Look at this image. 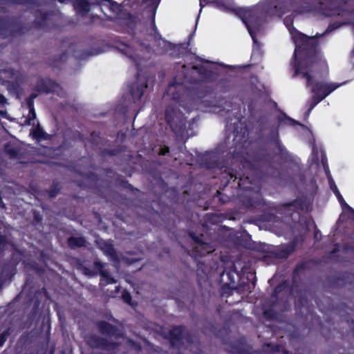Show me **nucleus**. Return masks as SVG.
Instances as JSON below:
<instances>
[{
  "label": "nucleus",
  "instance_id": "nucleus-1",
  "mask_svg": "<svg viewBox=\"0 0 354 354\" xmlns=\"http://www.w3.org/2000/svg\"><path fill=\"white\" fill-rule=\"evenodd\" d=\"M291 19L286 18L285 24L295 44V74L307 80V87L313 93L310 111L333 91L344 84L334 82H319L315 78L318 72H326L327 64L322 59L321 53L314 46V39L291 27Z\"/></svg>",
  "mask_w": 354,
  "mask_h": 354
},
{
  "label": "nucleus",
  "instance_id": "nucleus-2",
  "mask_svg": "<svg viewBox=\"0 0 354 354\" xmlns=\"http://www.w3.org/2000/svg\"><path fill=\"white\" fill-rule=\"evenodd\" d=\"M278 6L274 4L273 0H261L257 6L251 8H241L239 11V15L246 25L249 34L254 42L253 55L257 53V46L256 31L259 29L260 23L266 13L281 15L283 12L278 11Z\"/></svg>",
  "mask_w": 354,
  "mask_h": 354
},
{
  "label": "nucleus",
  "instance_id": "nucleus-3",
  "mask_svg": "<svg viewBox=\"0 0 354 354\" xmlns=\"http://www.w3.org/2000/svg\"><path fill=\"white\" fill-rule=\"evenodd\" d=\"M326 172L327 174L330 187L337 196L340 204L342 205L344 214H348L351 218L354 219V210L346 203L342 196H341L337 186L335 185V182L333 180L330 175L328 174V171L326 169Z\"/></svg>",
  "mask_w": 354,
  "mask_h": 354
},
{
  "label": "nucleus",
  "instance_id": "nucleus-4",
  "mask_svg": "<svg viewBox=\"0 0 354 354\" xmlns=\"http://www.w3.org/2000/svg\"><path fill=\"white\" fill-rule=\"evenodd\" d=\"M194 248L196 254L199 256H203L214 251L213 246L198 241H195Z\"/></svg>",
  "mask_w": 354,
  "mask_h": 354
},
{
  "label": "nucleus",
  "instance_id": "nucleus-5",
  "mask_svg": "<svg viewBox=\"0 0 354 354\" xmlns=\"http://www.w3.org/2000/svg\"><path fill=\"white\" fill-rule=\"evenodd\" d=\"M96 2L100 5L103 12L107 8L113 12L118 13L120 10V6L112 0H96Z\"/></svg>",
  "mask_w": 354,
  "mask_h": 354
},
{
  "label": "nucleus",
  "instance_id": "nucleus-6",
  "mask_svg": "<svg viewBox=\"0 0 354 354\" xmlns=\"http://www.w3.org/2000/svg\"><path fill=\"white\" fill-rule=\"evenodd\" d=\"M74 7L81 15H86L91 10V5L85 0H75Z\"/></svg>",
  "mask_w": 354,
  "mask_h": 354
},
{
  "label": "nucleus",
  "instance_id": "nucleus-7",
  "mask_svg": "<svg viewBox=\"0 0 354 354\" xmlns=\"http://www.w3.org/2000/svg\"><path fill=\"white\" fill-rule=\"evenodd\" d=\"M85 243V240L82 237H71L68 239V244L71 247L83 246Z\"/></svg>",
  "mask_w": 354,
  "mask_h": 354
},
{
  "label": "nucleus",
  "instance_id": "nucleus-8",
  "mask_svg": "<svg viewBox=\"0 0 354 354\" xmlns=\"http://www.w3.org/2000/svg\"><path fill=\"white\" fill-rule=\"evenodd\" d=\"M102 249L106 255L109 256L111 258H114L115 251L110 243L105 242L103 246H102Z\"/></svg>",
  "mask_w": 354,
  "mask_h": 354
},
{
  "label": "nucleus",
  "instance_id": "nucleus-9",
  "mask_svg": "<svg viewBox=\"0 0 354 354\" xmlns=\"http://www.w3.org/2000/svg\"><path fill=\"white\" fill-rule=\"evenodd\" d=\"M100 271L102 272L101 283H111L115 282L114 279L113 278H111V277H109L106 272H104L103 270H100Z\"/></svg>",
  "mask_w": 354,
  "mask_h": 354
},
{
  "label": "nucleus",
  "instance_id": "nucleus-10",
  "mask_svg": "<svg viewBox=\"0 0 354 354\" xmlns=\"http://www.w3.org/2000/svg\"><path fill=\"white\" fill-rule=\"evenodd\" d=\"M32 136L33 138L39 140L44 138V133L41 129L37 128L32 132Z\"/></svg>",
  "mask_w": 354,
  "mask_h": 354
},
{
  "label": "nucleus",
  "instance_id": "nucleus-11",
  "mask_svg": "<svg viewBox=\"0 0 354 354\" xmlns=\"http://www.w3.org/2000/svg\"><path fill=\"white\" fill-rule=\"evenodd\" d=\"M99 327L100 330L104 333H109L111 329V326L105 322L100 323Z\"/></svg>",
  "mask_w": 354,
  "mask_h": 354
},
{
  "label": "nucleus",
  "instance_id": "nucleus-12",
  "mask_svg": "<svg viewBox=\"0 0 354 354\" xmlns=\"http://www.w3.org/2000/svg\"><path fill=\"white\" fill-rule=\"evenodd\" d=\"M122 299H123V300H124L126 303H127V304H131V296H130V295H129V292H124L122 293Z\"/></svg>",
  "mask_w": 354,
  "mask_h": 354
},
{
  "label": "nucleus",
  "instance_id": "nucleus-13",
  "mask_svg": "<svg viewBox=\"0 0 354 354\" xmlns=\"http://www.w3.org/2000/svg\"><path fill=\"white\" fill-rule=\"evenodd\" d=\"M28 104L30 108V113L32 115V118H35L36 114L33 109L32 103L31 101H28Z\"/></svg>",
  "mask_w": 354,
  "mask_h": 354
},
{
  "label": "nucleus",
  "instance_id": "nucleus-14",
  "mask_svg": "<svg viewBox=\"0 0 354 354\" xmlns=\"http://www.w3.org/2000/svg\"><path fill=\"white\" fill-rule=\"evenodd\" d=\"M182 328H177L174 330V332L177 333L179 336L181 335L182 333ZM180 338V337H178V339Z\"/></svg>",
  "mask_w": 354,
  "mask_h": 354
},
{
  "label": "nucleus",
  "instance_id": "nucleus-15",
  "mask_svg": "<svg viewBox=\"0 0 354 354\" xmlns=\"http://www.w3.org/2000/svg\"><path fill=\"white\" fill-rule=\"evenodd\" d=\"M169 151V149L167 147L163 148L160 149V154L165 155Z\"/></svg>",
  "mask_w": 354,
  "mask_h": 354
},
{
  "label": "nucleus",
  "instance_id": "nucleus-16",
  "mask_svg": "<svg viewBox=\"0 0 354 354\" xmlns=\"http://www.w3.org/2000/svg\"><path fill=\"white\" fill-rule=\"evenodd\" d=\"M6 102V98L0 94V104H3Z\"/></svg>",
  "mask_w": 354,
  "mask_h": 354
},
{
  "label": "nucleus",
  "instance_id": "nucleus-17",
  "mask_svg": "<svg viewBox=\"0 0 354 354\" xmlns=\"http://www.w3.org/2000/svg\"><path fill=\"white\" fill-rule=\"evenodd\" d=\"M209 111H212V112H214V113H218V111H216V107L210 109Z\"/></svg>",
  "mask_w": 354,
  "mask_h": 354
},
{
  "label": "nucleus",
  "instance_id": "nucleus-18",
  "mask_svg": "<svg viewBox=\"0 0 354 354\" xmlns=\"http://www.w3.org/2000/svg\"><path fill=\"white\" fill-rule=\"evenodd\" d=\"M254 283H252L251 285H250V286L248 287L250 292H251V289L254 288Z\"/></svg>",
  "mask_w": 354,
  "mask_h": 354
},
{
  "label": "nucleus",
  "instance_id": "nucleus-19",
  "mask_svg": "<svg viewBox=\"0 0 354 354\" xmlns=\"http://www.w3.org/2000/svg\"><path fill=\"white\" fill-rule=\"evenodd\" d=\"M317 153V149L313 148V156L314 157V156H315V153Z\"/></svg>",
  "mask_w": 354,
  "mask_h": 354
},
{
  "label": "nucleus",
  "instance_id": "nucleus-20",
  "mask_svg": "<svg viewBox=\"0 0 354 354\" xmlns=\"http://www.w3.org/2000/svg\"><path fill=\"white\" fill-rule=\"evenodd\" d=\"M95 264L98 267L99 269H100L102 268V265L100 263L96 262Z\"/></svg>",
  "mask_w": 354,
  "mask_h": 354
},
{
  "label": "nucleus",
  "instance_id": "nucleus-21",
  "mask_svg": "<svg viewBox=\"0 0 354 354\" xmlns=\"http://www.w3.org/2000/svg\"><path fill=\"white\" fill-rule=\"evenodd\" d=\"M289 122L290 123H291L292 124H294L295 123V122L292 120H289Z\"/></svg>",
  "mask_w": 354,
  "mask_h": 354
},
{
  "label": "nucleus",
  "instance_id": "nucleus-22",
  "mask_svg": "<svg viewBox=\"0 0 354 354\" xmlns=\"http://www.w3.org/2000/svg\"><path fill=\"white\" fill-rule=\"evenodd\" d=\"M0 115L3 116L4 115V113L3 111H0Z\"/></svg>",
  "mask_w": 354,
  "mask_h": 354
},
{
  "label": "nucleus",
  "instance_id": "nucleus-23",
  "mask_svg": "<svg viewBox=\"0 0 354 354\" xmlns=\"http://www.w3.org/2000/svg\"><path fill=\"white\" fill-rule=\"evenodd\" d=\"M168 118H169V116H168V113L167 112V113H166V119H167V120H168Z\"/></svg>",
  "mask_w": 354,
  "mask_h": 354
}]
</instances>
